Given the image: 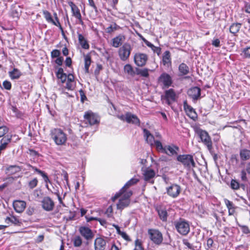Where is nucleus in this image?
<instances>
[{
  "mask_svg": "<svg viewBox=\"0 0 250 250\" xmlns=\"http://www.w3.org/2000/svg\"><path fill=\"white\" fill-rule=\"evenodd\" d=\"M148 69L144 68L140 69L136 68V74L140 75L144 77H148L149 76Z\"/></svg>",
  "mask_w": 250,
  "mask_h": 250,
  "instance_id": "4c0bfd02",
  "label": "nucleus"
},
{
  "mask_svg": "<svg viewBox=\"0 0 250 250\" xmlns=\"http://www.w3.org/2000/svg\"><path fill=\"white\" fill-rule=\"evenodd\" d=\"M73 244L75 247H80L82 243V239L80 236H76L73 239Z\"/></svg>",
  "mask_w": 250,
  "mask_h": 250,
  "instance_id": "c03bdc74",
  "label": "nucleus"
},
{
  "mask_svg": "<svg viewBox=\"0 0 250 250\" xmlns=\"http://www.w3.org/2000/svg\"><path fill=\"white\" fill-rule=\"evenodd\" d=\"M224 202L228 209L235 208L233 203L227 199H224Z\"/></svg>",
  "mask_w": 250,
  "mask_h": 250,
  "instance_id": "6e6d98bb",
  "label": "nucleus"
},
{
  "mask_svg": "<svg viewBox=\"0 0 250 250\" xmlns=\"http://www.w3.org/2000/svg\"><path fill=\"white\" fill-rule=\"evenodd\" d=\"M83 117L85 120L88 122L90 125H98L100 123V118L99 116L91 111L85 112Z\"/></svg>",
  "mask_w": 250,
  "mask_h": 250,
  "instance_id": "423d86ee",
  "label": "nucleus"
},
{
  "mask_svg": "<svg viewBox=\"0 0 250 250\" xmlns=\"http://www.w3.org/2000/svg\"><path fill=\"white\" fill-rule=\"evenodd\" d=\"M54 60V62L55 63L59 66H61L62 64V57H60L58 58H55Z\"/></svg>",
  "mask_w": 250,
  "mask_h": 250,
  "instance_id": "680f3d73",
  "label": "nucleus"
},
{
  "mask_svg": "<svg viewBox=\"0 0 250 250\" xmlns=\"http://www.w3.org/2000/svg\"><path fill=\"white\" fill-rule=\"evenodd\" d=\"M21 170V167L16 165H11L6 168V171L9 174H14L17 172H20Z\"/></svg>",
  "mask_w": 250,
  "mask_h": 250,
  "instance_id": "72a5a7b5",
  "label": "nucleus"
},
{
  "mask_svg": "<svg viewBox=\"0 0 250 250\" xmlns=\"http://www.w3.org/2000/svg\"><path fill=\"white\" fill-rule=\"evenodd\" d=\"M50 135L55 144L58 146L62 145V130L60 128H54L51 130Z\"/></svg>",
  "mask_w": 250,
  "mask_h": 250,
  "instance_id": "6e6552de",
  "label": "nucleus"
},
{
  "mask_svg": "<svg viewBox=\"0 0 250 250\" xmlns=\"http://www.w3.org/2000/svg\"><path fill=\"white\" fill-rule=\"evenodd\" d=\"M31 168L32 169L34 170L38 174H40L41 176H42L45 183H47V182L49 181L48 177L47 175V174L43 172V171H42L40 170L39 169L37 168V167H33L30 165H28L27 166Z\"/></svg>",
  "mask_w": 250,
  "mask_h": 250,
  "instance_id": "c756f323",
  "label": "nucleus"
},
{
  "mask_svg": "<svg viewBox=\"0 0 250 250\" xmlns=\"http://www.w3.org/2000/svg\"><path fill=\"white\" fill-rule=\"evenodd\" d=\"M177 160L180 162L188 169L195 167V163L193 157L190 154H183L177 156Z\"/></svg>",
  "mask_w": 250,
  "mask_h": 250,
  "instance_id": "7ed1b4c3",
  "label": "nucleus"
},
{
  "mask_svg": "<svg viewBox=\"0 0 250 250\" xmlns=\"http://www.w3.org/2000/svg\"><path fill=\"white\" fill-rule=\"evenodd\" d=\"M165 149L166 152H164L168 156H171L177 154V151L179 148L178 146L175 145H167L165 146Z\"/></svg>",
  "mask_w": 250,
  "mask_h": 250,
  "instance_id": "4be33fe9",
  "label": "nucleus"
},
{
  "mask_svg": "<svg viewBox=\"0 0 250 250\" xmlns=\"http://www.w3.org/2000/svg\"><path fill=\"white\" fill-rule=\"evenodd\" d=\"M240 157L242 160L247 161L250 158V150L247 149H243L240 151Z\"/></svg>",
  "mask_w": 250,
  "mask_h": 250,
  "instance_id": "7c9ffc66",
  "label": "nucleus"
},
{
  "mask_svg": "<svg viewBox=\"0 0 250 250\" xmlns=\"http://www.w3.org/2000/svg\"><path fill=\"white\" fill-rule=\"evenodd\" d=\"M125 240L126 241H130V238L129 236L125 232L123 231L120 234Z\"/></svg>",
  "mask_w": 250,
  "mask_h": 250,
  "instance_id": "774afa93",
  "label": "nucleus"
},
{
  "mask_svg": "<svg viewBox=\"0 0 250 250\" xmlns=\"http://www.w3.org/2000/svg\"><path fill=\"white\" fill-rule=\"evenodd\" d=\"M143 132L144 134V137L146 139L147 143L151 146H153V144L155 143V142L156 141L154 139V136L151 134L149 130L147 129L144 128L143 129Z\"/></svg>",
  "mask_w": 250,
  "mask_h": 250,
  "instance_id": "b1692460",
  "label": "nucleus"
},
{
  "mask_svg": "<svg viewBox=\"0 0 250 250\" xmlns=\"http://www.w3.org/2000/svg\"><path fill=\"white\" fill-rule=\"evenodd\" d=\"M139 181V180L136 178H132L130 180H129L125 186L121 189L120 191L118 193H117L112 198V200L113 201H115L117 199H118L120 197V194L121 193H123L125 192V188H128L130 187L134 184H136Z\"/></svg>",
  "mask_w": 250,
  "mask_h": 250,
  "instance_id": "4468645a",
  "label": "nucleus"
},
{
  "mask_svg": "<svg viewBox=\"0 0 250 250\" xmlns=\"http://www.w3.org/2000/svg\"><path fill=\"white\" fill-rule=\"evenodd\" d=\"M79 93L81 96V102H83L85 100H86L87 98L83 90L81 89L79 90Z\"/></svg>",
  "mask_w": 250,
  "mask_h": 250,
  "instance_id": "e2e57ef3",
  "label": "nucleus"
},
{
  "mask_svg": "<svg viewBox=\"0 0 250 250\" xmlns=\"http://www.w3.org/2000/svg\"><path fill=\"white\" fill-rule=\"evenodd\" d=\"M157 212L160 219L163 221H166L167 217V213L165 208H157Z\"/></svg>",
  "mask_w": 250,
  "mask_h": 250,
  "instance_id": "e433bc0d",
  "label": "nucleus"
},
{
  "mask_svg": "<svg viewBox=\"0 0 250 250\" xmlns=\"http://www.w3.org/2000/svg\"><path fill=\"white\" fill-rule=\"evenodd\" d=\"M196 133L200 138L201 141L207 147L209 151L211 152L213 149L212 142L208 133L200 128L196 130Z\"/></svg>",
  "mask_w": 250,
  "mask_h": 250,
  "instance_id": "f03ea898",
  "label": "nucleus"
},
{
  "mask_svg": "<svg viewBox=\"0 0 250 250\" xmlns=\"http://www.w3.org/2000/svg\"><path fill=\"white\" fill-rule=\"evenodd\" d=\"M242 24L240 23H233L229 27V31L233 35H236L241 28Z\"/></svg>",
  "mask_w": 250,
  "mask_h": 250,
  "instance_id": "473e14b6",
  "label": "nucleus"
},
{
  "mask_svg": "<svg viewBox=\"0 0 250 250\" xmlns=\"http://www.w3.org/2000/svg\"><path fill=\"white\" fill-rule=\"evenodd\" d=\"M56 75L58 79V83L61 86L62 84V68H59L56 72Z\"/></svg>",
  "mask_w": 250,
  "mask_h": 250,
  "instance_id": "37998d69",
  "label": "nucleus"
},
{
  "mask_svg": "<svg viewBox=\"0 0 250 250\" xmlns=\"http://www.w3.org/2000/svg\"><path fill=\"white\" fill-rule=\"evenodd\" d=\"M113 212V209L111 206H109L106 209L105 214L107 215L108 217H110L111 214Z\"/></svg>",
  "mask_w": 250,
  "mask_h": 250,
  "instance_id": "69168bd1",
  "label": "nucleus"
},
{
  "mask_svg": "<svg viewBox=\"0 0 250 250\" xmlns=\"http://www.w3.org/2000/svg\"><path fill=\"white\" fill-rule=\"evenodd\" d=\"M78 41L79 43L83 48L84 49H89V45L88 43L87 40L85 39L83 35L81 34H78Z\"/></svg>",
  "mask_w": 250,
  "mask_h": 250,
  "instance_id": "cd10ccee",
  "label": "nucleus"
},
{
  "mask_svg": "<svg viewBox=\"0 0 250 250\" xmlns=\"http://www.w3.org/2000/svg\"><path fill=\"white\" fill-rule=\"evenodd\" d=\"M132 50L131 45L129 43H124L122 47H121L118 51L119 56L120 59L123 61L127 60Z\"/></svg>",
  "mask_w": 250,
  "mask_h": 250,
  "instance_id": "20e7f679",
  "label": "nucleus"
},
{
  "mask_svg": "<svg viewBox=\"0 0 250 250\" xmlns=\"http://www.w3.org/2000/svg\"><path fill=\"white\" fill-rule=\"evenodd\" d=\"M26 206L25 201L22 200H15L13 203V206L16 212L18 213L22 212Z\"/></svg>",
  "mask_w": 250,
  "mask_h": 250,
  "instance_id": "f3484780",
  "label": "nucleus"
},
{
  "mask_svg": "<svg viewBox=\"0 0 250 250\" xmlns=\"http://www.w3.org/2000/svg\"><path fill=\"white\" fill-rule=\"evenodd\" d=\"M148 56L144 53H137L134 56V63L138 66H144L146 64Z\"/></svg>",
  "mask_w": 250,
  "mask_h": 250,
  "instance_id": "9d476101",
  "label": "nucleus"
},
{
  "mask_svg": "<svg viewBox=\"0 0 250 250\" xmlns=\"http://www.w3.org/2000/svg\"><path fill=\"white\" fill-rule=\"evenodd\" d=\"M135 250H144L142 247V242L140 240L137 239L135 242Z\"/></svg>",
  "mask_w": 250,
  "mask_h": 250,
  "instance_id": "3c124183",
  "label": "nucleus"
},
{
  "mask_svg": "<svg viewBox=\"0 0 250 250\" xmlns=\"http://www.w3.org/2000/svg\"><path fill=\"white\" fill-rule=\"evenodd\" d=\"M230 186L231 188L234 190H237L239 188V183L236 180L232 179L230 182Z\"/></svg>",
  "mask_w": 250,
  "mask_h": 250,
  "instance_id": "49530a36",
  "label": "nucleus"
},
{
  "mask_svg": "<svg viewBox=\"0 0 250 250\" xmlns=\"http://www.w3.org/2000/svg\"><path fill=\"white\" fill-rule=\"evenodd\" d=\"M183 243L184 245L187 246L188 249L191 250H195L194 247L192 244H191L187 239H184L183 240Z\"/></svg>",
  "mask_w": 250,
  "mask_h": 250,
  "instance_id": "4d7b16f0",
  "label": "nucleus"
},
{
  "mask_svg": "<svg viewBox=\"0 0 250 250\" xmlns=\"http://www.w3.org/2000/svg\"><path fill=\"white\" fill-rule=\"evenodd\" d=\"M146 45L148 47H150L154 53H157L158 55L160 54L161 51V48L154 46L152 43L148 41H146Z\"/></svg>",
  "mask_w": 250,
  "mask_h": 250,
  "instance_id": "79ce46f5",
  "label": "nucleus"
},
{
  "mask_svg": "<svg viewBox=\"0 0 250 250\" xmlns=\"http://www.w3.org/2000/svg\"><path fill=\"white\" fill-rule=\"evenodd\" d=\"M153 146H155L156 150L159 152H166L165 149V146H163L162 143L160 141L156 140L155 142V143L153 144Z\"/></svg>",
  "mask_w": 250,
  "mask_h": 250,
  "instance_id": "58836bf2",
  "label": "nucleus"
},
{
  "mask_svg": "<svg viewBox=\"0 0 250 250\" xmlns=\"http://www.w3.org/2000/svg\"><path fill=\"white\" fill-rule=\"evenodd\" d=\"M43 15L44 16V18L47 21V22L52 23L53 24L57 25V23L52 19L51 14L48 11L44 10L43 11Z\"/></svg>",
  "mask_w": 250,
  "mask_h": 250,
  "instance_id": "ea45409f",
  "label": "nucleus"
},
{
  "mask_svg": "<svg viewBox=\"0 0 250 250\" xmlns=\"http://www.w3.org/2000/svg\"><path fill=\"white\" fill-rule=\"evenodd\" d=\"M8 74L12 80L18 79L21 75V72L16 68H14L12 71H9Z\"/></svg>",
  "mask_w": 250,
  "mask_h": 250,
  "instance_id": "c85d7f7f",
  "label": "nucleus"
},
{
  "mask_svg": "<svg viewBox=\"0 0 250 250\" xmlns=\"http://www.w3.org/2000/svg\"><path fill=\"white\" fill-rule=\"evenodd\" d=\"M162 99L166 100V103L168 105H170L172 103L176 100V95L173 89L170 88L165 92V95L162 96Z\"/></svg>",
  "mask_w": 250,
  "mask_h": 250,
  "instance_id": "1a4fd4ad",
  "label": "nucleus"
},
{
  "mask_svg": "<svg viewBox=\"0 0 250 250\" xmlns=\"http://www.w3.org/2000/svg\"><path fill=\"white\" fill-rule=\"evenodd\" d=\"M89 5L92 7L96 11H97V7L95 4L94 0H88Z\"/></svg>",
  "mask_w": 250,
  "mask_h": 250,
  "instance_id": "338daca9",
  "label": "nucleus"
},
{
  "mask_svg": "<svg viewBox=\"0 0 250 250\" xmlns=\"http://www.w3.org/2000/svg\"><path fill=\"white\" fill-rule=\"evenodd\" d=\"M9 131V128L4 125L0 126V156L2 152L8 148L9 145L12 141V136L5 135Z\"/></svg>",
  "mask_w": 250,
  "mask_h": 250,
  "instance_id": "f257e3e1",
  "label": "nucleus"
},
{
  "mask_svg": "<svg viewBox=\"0 0 250 250\" xmlns=\"http://www.w3.org/2000/svg\"><path fill=\"white\" fill-rule=\"evenodd\" d=\"M158 83L163 84V88H168L172 83L171 77L166 73H163L158 78Z\"/></svg>",
  "mask_w": 250,
  "mask_h": 250,
  "instance_id": "f8f14e48",
  "label": "nucleus"
},
{
  "mask_svg": "<svg viewBox=\"0 0 250 250\" xmlns=\"http://www.w3.org/2000/svg\"><path fill=\"white\" fill-rule=\"evenodd\" d=\"M11 225L14 224L15 226H20L22 224L21 221L14 216H12L11 217Z\"/></svg>",
  "mask_w": 250,
  "mask_h": 250,
  "instance_id": "de8ad7c7",
  "label": "nucleus"
},
{
  "mask_svg": "<svg viewBox=\"0 0 250 250\" xmlns=\"http://www.w3.org/2000/svg\"><path fill=\"white\" fill-rule=\"evenodd\" d=\"M63 83L66 82L65 88L68 90H73L75 86V82L74 81V77L72 74L66 75L63 73Z\"/></svg>",
  "mask_w": 250,
  "mask_h": 250,
  "instance_id": "ddd939ff",
  "label": "nucleus"
},
{
  "mask_svg": "<svg viewBox=\"0 0 250 250\" xmlns=\"http://www.w3.org/2000/svg\"><path fill=\"white\" fill-rule=\"evenodd\" d=\"M42 208L47 211L51 210L54 207V203L50 198L46 197L42 201Z\"/></svg>",
  "mask_w": 250,
  "mask_h": 250,
  "instance_id": "5701e85b",
  "label": "nucleus"
},
{
  "mask_svg": "<svg viewBox=\"0 0 250 250\" xmlns=\"http://www.w3.org/2000/svg\"><path fill=\"white\" fill-rule=\"evenodd\" d=\"M163 64L167 67L171 65V56L169 51H166L163 54Z\"/></svg>",
  "mask_w": 250,
  "mask_h": 250,
  "instance_id": "a878e982",
  "label": "nucleus"
},
{
  "mask_svg": "<svg viewBox=\"0 0 250 250\" xmlns=\"http://www.w3.org/2000/svg\"><path fill=\"white\" fill-rule=\"evenodd\" d=\"M181 191L180 186L177 184H172L167 188V193L171 197H177Z\"/></svg>",
  "mask_w": 250,
  "mask_h": 250,
  "instance_id": "9b49d317",
  "label": "nucleus"
},
{
  "mask_svg": "<svg viewBox=\"0 0 250 250\" xmlns=\"http://www.w3.org/2000/svg\"><path fill=\"white\" fill-rule=\"evenodd\" d=\"M148 233L150 235V238L154 243L156 245H160L163 240L162 233L156 229H150L148 230Z\"/></svg>",
  "mask_w": 250,
  "mask_h": 250,
  "instance_id": "0eeeda50",
  "label": "nucleus"
},
{
  "mask_svg": "<svg viewBox=\"0 0 250 250\" xmlns=\"http://www.w3.org/2000/svg\"><path fill=\"white\" fill-rule=\"evenodd\" d=\"M91 64V57L87 54L84 56V68L86 73H88L89 67Z\"/></svg>",
  "mask_w": 250,
  "mask_h": 250,
  "instance_id": "a19ab883",
  "label": "nucleus"
},
{
  "mask_svg": "<svg viewBox=\"0 0 250 250\" xmlns=\"http://www.w3.org/2000/svg\"><path fill=\"white\" fill-rule=\"evenodd\" d=\"M125 37L122 34H120L112 40V45L113 47L117 48L119 47L125 41Z\"/></svg>",
  "mask_w": 250,
  "mask_h": 250,
  "instance_id": "393cba45",
  "label": "nucleus"
},
{
  "mask_svg": "<svg viewBox=\"0 0 250 250\" xmlns=\"http://www.w3.org/2000/svg\"><path fill=\"white\" fill-rule=\"evenodd\" d=\"M106 241L102 238H97L94 242L95 250H104L106 247Z\"/></svg>",
  "mask_w": 250,
  "mask_h": 250,
  "instance_id": "412c9836",
  "label": "nucleus"
},
{
  "mask_svg": "<svg viewBox=\"0 0 250 250\" xmlns=\"http://www.w3.org/2000/svg\"><path fill=\"white\" fill-rule=\"evenodd\" d=\"M243 53L246 58H250V47L244 48Z\"/></svg>",
  "mask_w": 250,
  "mask_h": 250,
  "instance_id": "13d9d810",
  "label": "nucleus"
},
{
  "mask_svg": "<svg viewBox=\"0 0 250 250\" xmlns=\"http://www.w3.org/2000/svg\"><path fill=\"white\" fill-rule=\"evenodd\" d=\"M187 93L193 100H197L201 96V89L197 86L192 87L188 90Z\"/></svg>",
  "mask_w": 250,
  "mask_h": 250,
  "instance_id": "dca6fc26",
  "label": "nucleus"
},
{
  "mask_svg": "<svg viewBox=\"0 0 250 250\" xmlns=\"http://www.w3.org/2000/svg\"><path fill=\"white\" fill-rule=\"evenodd\" d=\"M61 51L58 49H54L51 52V57L52 59L61 57Z\"/></svg>",
  "mask_w": 250,
  "mask_h": 250,
  "instance_id": "09e8293b",
  "label": "nucleus"
},
{
  "mask_svg": "<svg viewBox=\"0 0 250 250\" xmlns=\"http://www.w3.org/2000/svg\"><path fill=\"white\" fill-rule=\"evenodd\" d=\"M212 45L216 47H219L221 46L220 41L218 39H213L212 41Z\"/></svg>",
  "mask_w": 250,
  "mask_h": 250,
  "instance_id": "bf43d9fd",
  "label": "nucleus"
},
{
  "mask_svg": "<svg viewBox=\"0 0 250 250\" xmlns=\"http://www.w3.org/2000/svg\"><path fill=\"white\" fill-rule=\"evenodd\" d=\"M126 189L127 188L125 189V192L123 193H121L120 194V196L121 195H123V197L122 198L125 199H129V198L132 195V192L131 190L126 191Z\"/></svg>",
  "mask_w": 250,
  "mask_h": 250,
  "instance_id": "a18cd8bd",
  "label": "nucleus"
},
{
  "mask_svg": "<svg viewBox=\"0 0 250 250\" xmlns=\"http://www.w3.org/2000/svg\"><path fill=\"white\" fill-rule=\"evenodd\" d=\"M79 230L81 235L87 240H91L94 237V234L91 229L88 227H81Z\"/></svg>",
  "mask_w": 250,
  "mask_h": 250,
  "instance_id": "2eb2a0df",
  "label": "nucleus"
},
{
  "mask_svg": "<svg viewBox=\"0 0 250 250\" xmlns=\"http://www.w3.org/2000/svg\"><path fill=\"white\" fill-rule=\"evenodd\" d=\"M174 225L177 231L182 235H186L189 232V225L188 222L184 220L175 222Z\"/></svg>",
  "mask_w": 250,
  "mask_h": 250,
  "instance_id": "39448f33",
  "label": "nucleus"
},
{
  "mask_svg": "<svg viewBox=\"0 0 250 250\" xmlns=\"http://www.w3.org/2000/svg\"><path fill=\"white\" fill-rule=\"evenodd\" d=\"M118 25L116 23L110 25V26L107 27L105 29L107 33H111L114 31L117 30Z\"/></svg>",
  "mask_w": 250,
  "mask_h": 250,
  "instance_id": "8fccbe9b",
  "label": "nucleus"
},
{
  "mask_svg": "<svg viewBox=\"0 0 250 250\" xmlns=\"http://www.w3.org/2000/svg\"><path fill=\"white\" fill-rule=\"evenodd\" d=\"M124 71L125 74L132 77L136 74V71H134L133 67L130 64H126L124 66Z\"/></svg>",
  "mask_w": 250,
  "mask_h": 250,
  "instance_id": "c9c22d12",
  "label": "nucleus"
},
{
  "mask_svg": "<svg viewBox=\"0 0 250 250\" xmlns=\"http://www.w3.org/2000/svg\"><path fill=\"white\" fill-rule=\"evenodd\" d=\"M68 4L71 7V11L73 13V16L78 19L79 22L82 24L83 21L82 16L80 10L78 9V7L72 1H69Z\"/></svg>",
  "mask_w": 250,
  "mask_h": 250,
  "instance_id": "aec40b11",
  "label": "nucleus"
},
{
  "mask_svg": "<svg viewBox=\"0 0 250 250\" xmlns=\"http://www.w3.org/2000/svg\"><path fill=\"white\" fill-rule=\"evenodd\" d=\"M246 172L244 170H242L241 172V178L243 181L246 182L248 181Z\"/></svg>",
  "mask_w": 250,
  "mask_h": 250,
  "instance_id": "052dcab7",
  "label": "nucleus"
},
{
  "mask_svg": "<svg viewBox=\"0 0 250 250\" xmlns=\"http://www.w3.org/2000/svg\"><path fill=\"white\" fill-rule=\"evenodd\" d=\"M184 107L187 115L194 121H195L197 118V114L195 110L191 106L188 105L186 102H184Z\"/></svg>",
  "mask_w": 250,
  "mask_h": 250,
  "instance_id": "a211bd4d",
  "label": "nucleus"
},
{
  "mask_svg": "<svg viewBox=\"0 0 250 250\" xmlns=\"http://www.w3.org/2000/svg\"><path fill=\"white\" fill-rule=\"evenodd\" d=\"M29 154L30 156L35 157H38L39 156V153L33 149H29Z\"/></svg>",
  "mask_w": 250,
  "mask_h": 250,
  "instance_id": "0e129e2a",
  "label": "nucleus"
},
{
  "mask_svg": "<svg viewBox=\"0 0 250 250\" xmlns=\"http://www.w3.org/2000/svg\"><path fill=\"white\" fill-rule=\"evenodd\" d=\"M239 227L241 228L242 232L245 234H249L250 233V230L248 226L241 225L239 224Z\"/></svg>",
  "mask_w": 250,
  "mask_h": 250,
  "instance_id": "5fc2aeb1",
  "label": "nucleus"
},
{
  "mask_svg": "<svg viewBox=\"0 0 250 250\" xmlns=\"http://www.w3.org/2000/svg\"><path fill=\"white\" fill-rule=\"evenodd\" d=\"M2 85L3 88L6 90H9L11 89V83L8 81L5 80L3 81Z\"/></svg>",
  "mask_w": 250,
  "mask_h": 250,
  "instance_id": "864d4df0",
  "label": "nucleus"
},
{
  "mask_svg": "<svg viewBox=\"0 0 250 250\" xmlns=\"http://www.w3.org/2000/svg\"><path fill=\"white\" fill-rule=\"evenodd\" d=\"M130 199H125L121 198L118 203L117 204V208L118 209L122 210L124 208L128 207L130 204Z\"/></svg>",
  "mask_w": 250,
  "mask_h": 250,
  "instance_id": "bb28decb",
  "label": "nucleus"
},
{
  "mask_svg": "<svg viewBox=\"0 0 250 250\" xmlns=\"http://www.w3.org/2000/svg\"><path fill=\"white\" fill-rule=\"evenodd\" d=\"M180 75H186L189 73V67L185 63H181L178 68Z\"/></svg>",
  "mask_w": 250,
  "mask_h": 250,
  "instance_id": "f704fd0d",
  "label": "nucleus"
},
{
  "mask_svg": "<svg viewBox=\"0 0 250 250\" xmlns=\"http://www.w3.org/2000/svg\"><path fill=\"white\" fill-rule=\"evenodd\" d=\"M155 176V171L151 169H146L144 173V179L149 181Z\"/></svg>",
  "mask_w": 250,
  "mask_h": 250,
  "instance_id": "2f4dec72",
  "label": "nucleus"
},
{
  "mask_svg": "<svg viewBox=\"0 0 250 250\" xmlns=\"http://www.w3.org/2000/svg\"><path fill=\"white\" fill-rule=\"evenodd\" d=\"M38 183V181L37 178L33 179V180L30 181L28 183L29 188L31 189L34 188L37 186Z\"/></svg>",
  "mask_w": 250,
  "mask_h": 250,
  "instance_id": "603ef678",
  "label": "nucleus"
},
{
  "mask_svg": "<svg viewBox=\"0 0 250 250\" xmlns=\"http://www.w3.org/2000/svg\"><path fill=\"white\" fill-rule=\"evenodd\" d=\"M125 121L129 124H134L138 126L140 125V121L137 116L130 112H127L125 114Z\"/></svg>",
  "mask_w": 250,
  "mask_h": 250,
  "instance_id": "6ab92c4d",
  "label": "nucleus"
}]
</instances>
